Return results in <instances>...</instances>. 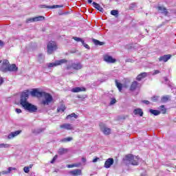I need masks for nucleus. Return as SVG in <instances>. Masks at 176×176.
I'll use <instances>...</instances> for the list:
<instances>
[{
  "mask_svg": "<svg viewBox=\"0 0 176 176\" xmlns=\"http://www.w3.org/2000/svg\"><path fill=\"white\" fill-rule=\"evenodd\" d=\"M4 43H3V41H1L0 40V46H3Z\"/></svg>",
  "mask_w": 176,
  "mask_h": 176,
  "instance_id": "obj_51",
  "label": "nucleus"
},
{
  "mask_svg": "<svg viewBox=\"0 0 176 176\" xmlns=\"http://www.w3.org/2000/svg\"><path fill=\"white\" fill-rule=\"evenodd\" d=\"M30 94L29 91H25L22 93L20 100V104L25 109V111H28V112H36L38 111V108L36 106L28 102L27 100H28V96Z\"/></svg>",
  "mask_w": 176,
  "mask_h": 176,
  "instance_id": "obj_1",
  "label": "nucleus"
},
{
  "mask_svg": "<svg viewBox=\"0 0 176 176\" xmlns=\"http://www.w3.org/2000/svg\"><path fill=\"white\" fill-rule=\"evenodd\" d=\"M91 2H93L92 0H88V3H91Z\"/></svg>",
  "mask_w": 176,
  "mask_h": 176,
  "instance_id": "obj_54",
  "label": "nucleus"
},
{
  "mask_svg": "<svg viewBox=\"0 0 176 176\" xmlns=\"http://www.w3.org/2000/svg\"><path fill=\"white\" fill-rule=\"evenodd\" d=\"M140 158L137 156H135L129 154L125 156V162L126 164H132V166H138V162Z\"/></svg>",
  "mask_w": 176,
  "mask_h": 176,
  "instance_id": "obj_2",
  "label": "nucleus"
},
{
  "mask_svg": "<svg viewBox=\"0 0 176 176\" xmlns=\"http://www.w3.org/2000/svg\"><path fill=\"white\" fill-rule=\"evenodd\" d=\"M43 91H39L38 89H33L32 91H30V94L32 97H38L41 98L42 97L43 94Z\"/></svg>",
  "mask_w": 176,
  "mask_h": 176,
  "instance_id": "obj_10",
  "label": "nucleus"
},
{
  "mask_svg": "<svg viewBox=\"0 0 176 176\" xmlns=\"http://www.w3.org/2000/svg\"><path fill=\"white\" fill-rule=\"evenodd\" d=\"M66 63H68L67 59H60L56 60L54 63H47V68H53L54 67H58V65H63V64H66Z\"/></svg>",
  "mask_w": 176,
  "mask_h": 176,
  "instance_id": "obj_4",
  "label": "nucleus"
},
{
  "mask_svg": "<svg viewBox=\"0 0 176 176\" xmlns=\"http://www.w3.org/2000/svg\"><path fill=\"white\" fill-rule=\"evenodd\" d=\"M100 127L101 131L104 134V135H109V134H111V129L107 127L105 124L101 123L100 124Z\"/></svg>",
  "mask_w": 176,
  "mask_h": 176,
  "instance_id": "obj_8",
  "label": "nucleus"
},
{
  "mask_svg": "<svg viewBox=\"0 0 176 176\" xmlns=\"http://www.w3.org/2000/svg\"><path fill=\"white\" fill-rule=\"evenodd\" d=\"M76 164H69L67 165V168H73V167H76Z\"/></svg>",
  "mask_w": 176,
  "mask_h": 176,
  "instance_id": "obj_42",
  "label": "nucleus"
},
{
  "mask_svg": "<svg viewBox=\"0 0 176 176\" xmlns=\"http://www.w3.org/2000/svg\"><path fill=\"white\" fill-rule=\"evenodd\" d=\"M111 14L112 16H115L116 17H118L119 14V11H118L117 10H113L111 11Z\"/></svg>",
  "mask_w": 176,
  "mask_h": 176,
  "instance_id": "obj_33",
  "label": "nucleus"
},
{
  "mask_svg": "<svg viewBox=\"0 0 176 176\" xmlns=\"http://www.w3.org/2000/svg\"><path fill=\"white\" fill-rule=\"evenodd\" d=\"M21 133V131H16L14 132H11L8 136V140H12V138H14V137H17V135H19V134Z\"/></svg>",
  "mask_w": 176,
  "mask_h": 176,
  "instance_id": "obj_16",
  "label": "nucleus"
},
{
  "mask_svg": "<svg viewBox=\"0 0 176 176\" xmlns=\"http://www.w3.org/2000/svg\"><path fill=\"white\" fill-rule=\"evenodd\" d=\"M60 129H64V130H74V126L72 124L69 123H65L61 125H60Z\"/></svg>",
  "mask_w": 176,
  "mask_h": 176,
  "instance_id": "obj_12",
  "label": "nucleus"
},
{
  "mask_svg": "<svg viewBox=\"0 0 176 176\" xmlns=\"http://www.w3.org/2000/svg\"><path fill=\"white\" fill-rule=\"evenodd\" d=\"M36 133H42V130L39 129Z\"/></svg>",
  "mask_w": 176,
  "mask_h": 176,
  "instance_id": "obj_55",
  "label": "nucleus"
},
{
  "mask_svg": "<svg viewBox=\"0 0 176 176\" xmlns=\"http://www.w3.org/2000/svg\"><path fill=\"white\" fill-rule=\"evenodd\" d=\"M116 87H118L119 91H122V83L118 82V80H116Z\"/></svg>",
  "mask_w": 176,
  "mask_h": 176,
  "instance_id": "obj_32",
  "label": "nucleus"
},
{
  "mask_svg": "<svg viewBox=\"0 0 176 176\" xmlns=\"http://www.w3.org/2000/svg\"><path fill=\"white\" fill-rule=\"evenodd\" d=\"M82 43V45L84 46V47H85V49H90V46H89V45L86 44L85 43V41Z\"/></svg>",
  "mask_w": 176,
  "mask_h": 176,
  "instance_id": "obj_41",
  "label": "nucleus"
},
{
  "mask_svg": "<svg viewBox=\"0 0 176 176\" xmlns=\"http://www.w3.org/2000/svg\"><path fill=\"white\" fill-rule=\"evenodd\" d=\"M92 41L96 46H102L103 45H104V42H101L96 38L92 39Z\"/></svg>",
  "mask_w": 176,
  "mask_h": 176,
  "instance_id": "obj_24",
  "label": "nucleus"
},
{
  "mask_svg": "<svg viewBox=\"0 0 176 176\" xmlns=\"http://www.w3.org/2000/svg\"><path fill=\"white\" fill-rule=\"evenodd\" d=\"M72 93H80V91H86L85 87H75L72 89Z\"/></svg>",
  "mask_w": 176,
  "mask_h": 176,
  "instance_id": "obj_18",
  "label": "nucleus"
},
{
  "mask_svg": "<svg viewBox=\"0 0 176 176\" xmlns=\"http://www.w3.org/2000/svg\"><path fill=\"white\" fill-rule=\"evenodd\" d=\"M92 5H93L94 8H95V9H97L98 10H99V12H102L104 10L102 7L100 6V4H98L96 2H93Z\"/></svg>",
  "mask_w": 176,
  "mask_h": 176,
  "instance_id": "obj_21",
  "label": "nucleus"
},
{
  "mask_svg": "<svg viewBox=\"0 0 176 176\" xmlns=\"http://www.w3.org/2000/svg\"><path fill=\"white\" fill-rule=\"evenodd\" d=\"M138 85L139 84L137 81H133L131 85L130 90H131V91H134V90L138 87Z\"/></svg>",
  "mask_w": 176,
  "mask_h": 176,
  "instance_id": "obj_20",
  "label": "nucleus"
},
{
  "mask_svg": "<svg viewBox=\"0 0 176 176\" xmlns=\"http://www.w3.org/2000/svg\"><path fill=\"white\" fill-rule=\"evenodd\" d=\"M149 112L152 115H154V116H157L160 115V111H159V110H153L151 109L149 110Z\"/></svg>",
  "mask_w": 176,
  "mask_h": 176,
  "instance_id": "obj_25",
  "label": "nucleus"
},
{
  "mask_svg": "<svg viewBox=\"0 0 176 176\" xmlns=\"http://www.w3.org/2000/svg\"><path fill=\"white\" fill-rule=\"evenodd\" d=\"M98 160H100L99 157H96L95 159L93 160V163H96V162H98Z\"/></svg>",
  "mask_w": 176,
  "mask_h": 176,
  "instance_id": "obj_47",
  "label": "nucleus"
},
{
  "mask_svg": "<svg viewBox=\"0 0 176 176\" xmlns=\"http://www.w3.org/2000/svg\"><path fill=\"white\" fill-rule=\"evenodd\" d=\"M170 98H171V96H162L161 98V102H167Z\"/></svg>",
  "mask_w": 176,
  "mask_h": 176,
  "instance_id": "obj_26",
  "label": "nucleus"
},
{
  "mask_svg": "<svg viewBox=\"0 0 176 176\" xmlns=\"http://www.w3.org/2000/svg\"><path fill=\"white\" fill-rule=\"evenodd\" d=\"M146 75H148V74L145 72L142 73L137 76L136 80H139V81L142 80V79H144V78H146Z\"/></svg>",
  "mask_w": 176,
  "mask_h": 176,
  "instance_id": "obj_23",
  "label": "nucleus"
},
{
  "mask_svg": "<svg viewBox=\"0 0 176 176\" xmlns=\"http://www.w3.org/2000/svg\"><path fill=\"white\" fill-rule=\"evenodd\" d=\"M67 152H68L67 148H60L58 150L59 155H64V153H67Z\"/></svg>",
  "mask_w": 176,
  "mask_h": 176,
  "instance_id": "obj_29",
  "label": "nucleus"
},
{
  "mask_svg": "<svg viewBox=\"0 0 176 176\" xmlns=\"http://www.w3.org/2000/svg\"><path fill=\"white\" fill-rule=\"evenodd\" d=\"M134 115H140V116H144V111H142V109L138 108L135 109L133 110Z\"/></svg>",
  "mask_w": 176,
  "mask_h": 176,
  "instance_id": "obj_19",
  "label": "nucleus"
},
{
  "mask_svg": "<svg viewBox=\"0 0 176 176\" xmlns=\"http://www.w3.org/2000/svg\"><path fill=\"white\" fill-rule=\"evenodd\" d=\"M3 83V78L2 77H0V85Z\"/></svg>",
  "mask_w": 176,
  "mask_h": 176,
  "instance_id": "obj_49",
  "label": "nucleus"
},
{
  "mask_svg": "<svg viewBox=\"0 0 176 176\" xmlns=\"http://www.w3.org/2000/svg\"><path fill=\"white\" fill-rule=\"evenodd\" d=\"M23 171L24 173H25L26 174H28V173H30V167L28 166H25L23 168Z\"/></svg>",
  "mask_w": 176,
  "mask_h": 176,
  "instance_id": "obj_38",
  "label": "nucleus"
},
{
  "mask_svg": "<svg viewBox=\"0 0 176 176\" xmlns=\"http://www.w3.org/2000/svg\"><path fill=\"white\" fill-rule=\"evenodd\" d=\"M55 50H57V43L55 41H50L47 45V53L52 54Z\"/></svg>",
  "mask_w": 176,
  "mask_h": 176,
  "instance_id": "obj_5",
  "label": "nucleus"
},
{
  "mask_svg": "<svg viewBox=\"0 0 176 176\" xmlns=\"http://www.w3.org/2000/svg\"><path fill=\"white\" fill-rule=\"evenodd\" d=\"M83 68V65L80 62L78 63H71L69 65H67L66 69H75L76 71H79Z\"/></svg>",
  "mask_w": 176,
  "mask_h": 176,
  "instance_id": "obj_6",
  "label": "nucleus"
},
{
  "mask_svg": "<svg viewBox=\"0 0 176 176\" xmlns=\"http://www.w3.org/2000/svg\"><path fill=\"white\" fill-rule=\"evenodd\" d=\"M170 58H171V55H164L159 58V61H164V63H167Z\"/></svg>",
  "mask_w": 176,
  "mask_h": 176,
  "instance_id": "obj_17",
  "label": "nucleus"
},
{
  "mask_svg": "<svg viewBox=\"0 0 176 176\" xmlns=\"http://www.w3.org/2000/svg\"><path fill=\"white\" fill-rule=\"evenodd\" d=\"M39 8H41L43 9H57L58 8H64V5H54V6L40 5Z\"/></svg>",
  "mask_w": 176,
  "mask_h": 176,
  "instance_id": "obj_9",
  "label": "nucleus"
},
{
  "mask_svg": "<svg viewBox=\"0 0 176 176\" xmlns=\"http://www.w3.org/2000/svg\"><path fill=\"white\" fill-rule=\"evenodd\" d=\"M72 118H74V119H78V115H76L75 113H73L72 114L68 115L66 117V119H71Z\"/></svg>",
  "mask_w": 176,
  "mask_h": 176,
  "instance_id": "obj_30",
  "label": "nucleus"
},
{
  "mask_svg": "<svg viewBox=\"0 0 176 176\" xmlns=\"http://www.w3.org/2000/svg\"><path fill=\"white\" fill-rule=\"evenodd\" d=\"M158 10H160L161 13H163L164 14H167V9L164 7L160 6L158 7Z\"/></svg>",
  "mask_w": 176,
  "mask_h": 176,
  "instance_id": "obj_27",
  "label": "nucleus"
},
{
  "mask_svg": "<svg viewBox=\"0 0 176 176\" xmlns=\"http://www.w3.org/2000/svg\"><path fill=\"white\" fill-rule=\"evenodd\" d=\"M160 109L161 111V113H162L163 114H164L167 112V109H166V107H164V105L160 106Z\"/></svg>",
  "mask_w": 176,
  "mask_h": 176,
  "instance_id": "obj_34",
  "label": "nucleus"
},
{
  "mask_svg": "<svg viewBox=\"0 0 176 176\" xmlns=\"http://www.w3.org/2000/svg\"><path fill=\"white\" fill-rule=\"evenodd\" d=\"M164 80H165L166 81H167V78H164Z\"/></svg>",
  "mask_w": 176,
  "mask_h": 176,
  "instance_id": "obj_56",
  "label": "nucleus"
},
{
  "mask_svg": "<svg viewBox=\"0 0 176 176\" xmlns=\"http://www.w3.org/2000/svg\"><path fill=\"white\" fill-rule=\"evenodd\" d=\"M39 57H41V58H43V54H39Z\"/></svg>",
  "mask_w": 176,
  "mask_h": 176,
  "instance_id": "obj_52",
  "label": "nucleus"
},
{
  "mask_svg": "<svg viewBox=\"0 0 176 176\" xmlns=\"http://www.w3.org/2000/svg\"><path fill=\"white\" fill-rule=\"evenodd\" d=\"M116 103V99H112L110 102V105H113V104Z\"/></svg>",
  "mask_w": 176,
  "mask_h": 176,
  "instance_id": "obj_43",
  "label": "nucleus"
},
{
  "mask_svg": "<svg viewBox=\"0 0 176 176\" xmlns=\"http://www.w3.org/2000/svg\"><path fill=\"white\" fill-rule=\"evenodd\" d=\"M143 104H146V105H149L150 102L148 100H143L142 101Z\"/></svg>",
  "mask_w": 176,
  "mask_h": 176,
  "instance_id": "obj_46",
  "label": "nucleus"
},
{
  "mask_svg": "<svg viewBox=\"0 0 176 176\" xmlns=\"http://www.w3.org/2000/svg\"><path fill=\"white\" fill-rule=\"evenodd\" d=\"M65 111V106H62L60 108L58 109V112H64Z\"/></svg>",
  "mask_w": 176,
  "mask_h": 176,
  "instance_id": "obj_39",
  "label": "nucleus"
},
{
  "mask_svg": "<svg viewBox=\"0 0 176 176\" xmlns=\"http://www.w3.org/2000/svg\"><path fill=\"white\" fill-rule=\"evenodd\" d=\"M57 160V155H55L54 157H53V159H52V160L51 161V163H54V162H56V160Z\"/></svg>",
  "mask_w": 176,
  "mask_h": 176,
  "instance_id": "obj_44",
  "label": "nucleus"
},
{
  "mask_svg": "<svg viewBox=\"0 0 176 176\" xmlns=\"http://www.w3.org/2000/svg\"><path fill=\"white\" fill-rule=\"evenodd\" d=\"M0 71L2 72H8V69L9 68V60L4 59L3 60H0Z\"/></svg>",
  "mask_w": 176,
  "mask_h": 176,
  "instance_id": "obj_7",
  "label": "nucleus"
},
{
  "mask_svg": "<svg viewBox=\"0 0 176 176\" xmlns=\"http://www.w3.org/2000/svg\"><path fill=\"white\" fill-rule=\"evenodd\" d=\"M73 39L76 41V42H81V43H83V39L79 38V37H73Z\"/></svg>",
  "mask_w": 176,
  "mask_h": 176,
  "instance_id": "obj_36",
  "label": "nucleus"
},
{
  "mask_svg": "<svg viewBox=\"0 0 176 176\" xmlns=\"http://www.w3.org/2000/svg\"><path fill=\"white\" fill-rule=\"evenodd\" d=\"M69 174H70V175H74V176L82 175V170L75 169L73 170H70L69 172Z\"/></svg>",
  "mask_w": 176,
  "mask_h": 176,
  "instance_id": "obj_15",
  "label": "nucleus"
},
{
  "mask_svg": "<svg viewBox=\"0 0 176 176\" xmlns=\"http://www.w3.org/2000/svg\"><path fill=\"white\" fill-rule=\"evenodd\" d=\"M0 148H10V144L1 143L0 144Z\"/></svg>",
  "mask_w": 176,
  "mask_h": 176,
  "instance_id": "obj_35",
  "label": "nucleus"
},
{
  "mask_svg": "<svg viewBox=\"0 0 176 176\" xmlns=\"http://www.w3.org/2000/svg\"><path fill=\"white\" fill-rule=\"evenodd\" d=\"M26 23H35V18H29L26 20Z\"/></svg>",
  "mask_w": 176,
  "mask_h": 176,
  "instance_id": "obj_37",
  "label": "nucleus"
},
{
  "mask_svg": "<svg viewBox=\"0 0 176 176\" xmlns=\"http://www.w3.org/2000/svg\"><path fill=\"white\" fill-rule=\"evenodd\" d=\"M72 140H74L72 137H68V138L62 139L61 142H69L72 141Z\"/></svg>",
  "mask_w": 176,
  "mask_h": 176,
  "instance_id": "obj_31",
  "label": "nucleus"
},
{
  "mask_svg": "<svg viewBox=\"0 0 176 176\" xmlns=\"http://www.w3.org/2000/svg\"><path fill=\"white\" fill-rule=\"evenodd\" d=\"M16 113H21V109H16Z\"/></svg>",
  "mask_w": 176,
  "mask_h": 176,
  "instance_id": "obj_48",
  "label": "nucleus"
},
{
  "mask_svg": "<svg viewBox=\"0 0 176 176\" xmlns=\"http://www.w3.org/2000/svg\"><path fill=\"white\" fill-rule=\"evenodd\" d=\"M157 74H160V71L159 70H155L153 73V75H157Z\"/></svg>",
  "mask_w": 176,
  "mask_h": 176,
  "instance_id": "obj_45",
  "label": "nucleus"
},
{
  "mask_svg": "<svg viewBox=\"0 0 176 176\" xmlns=\"http://www.w3.org/2000/svg\"><path fill=\"white\" fill-rule=\"evenodd\" d=\"M82 163H86V157H82Z\"/></svg>",
  "mask_w": 176,
  "mask_h": 176,
  "instance_id": "obj_50",
  "label": "nucleus"
},
{
  "mask_svg": "<svg viewBox=\"0 0 176 176\" xmlns=\"http://www.w3.org/2000/svg\"><path fill=\"white\" fill-rule=\"evenodd\" d=\"M41 97L43 98L42 100L43 105H50L51 102H53V96L49 93L43 92Z\"/></svg>",
  "mask_w": 176,
  "mask_h": 176,
  "instance_id": "obj_3",
  "label": "nucleus"
},
{
  "mask_svg": "<svg viewBox=\"0 0 176 176\" xmlns=\"http://www.w3.org/2000/svg\"><path fill=\"white\" fill-rule=\"evenodd\" d=\"M19 70V67L16 65V64H12V65H8V72H17Z\"/></svg>",
  "mask_w": 176,
  "mask_h": 176,
  "instance_id": "obj_13",
  "label": "nucleus"
},
{
  "mask_svg": "<svg viewBox=\"0 0 176 176\" xmlns=\"http://www.w3.org/2000/svg\"><path fill=\"white\" fill-rule=\"evenodd\" d=\"M12 170H16V168L9 167L8 170H3V171L1 172V175H6V174H10V172Z\"/></svg>",
  "mask_w": 176,
  "mask_h": 176,
  "instance_id": "obj_22",
  "label": "nucleus"
},
{
  "mask_svg": "<svg viewBox=\"0 0 176 176\" xmlns=\"http://www.w3.org/2000/svg\"><path fill=\"white\" fill-rule=\"evenodd\" d=\"M43 20H45V16H38L34 17V22L43 21Z\"/></svg>",
  "mask_w": 176,
  "mask_h": 176,
  "instance_id": "obj_28",
  "label": "nucleus"
},
{
  "mask_svg": "<svg viewBox=\"0 0 176 176\" xmlns=\"http://www.w3.org/2000/svg\"><path fill=\"white\" fill-rule=\"evenodd\" d=\"M151 100L155 102L159 100V96H153V98H151Z\"/></svg>",
  "mask_w": 176,
  "mask_h": 176,
  "instance_id": "obj_40",
  "label": "nucleus"
},
{
  "mask_svg": "<svg viewBox=\"0 0 176 176\" xmlns=\"http://www.w3.org/2000/svg\"><path fill=\"white\" fill-rule=\"evenodd\" d=\"M113 164V158H109L104 162V168H109Z\"/></svg>",
  "mask_w": 176,
  "mask_h": 176,
  "instance_id": "obj_14",
  "label": "nucleus"
},
{
  "mask_svg": "<svg viewBox=\"0 0 176 176\" xmlns=\"http://www.w3.org/2000/svg\"><path fill=\"white\" fill-rule=\"evenodd\" d=\"M104 60L106 63L113 64V63H116V59L113 58L112 56L109 55H105L104 56Z\"/></svg>",
  "mask_w": 176,
  "mask_h": 176,
  "instance_id": "obj_11",
  "label": "nucleus"
},
{
  "mask_svg": "<svg viewBox=\"0 0 176 176\" xmlns=\"http://www.w3.org/2000/svg\"><path fill=\"white\" fill-rule=\"evenodd\" d=\"M33 166H34L33 164H30L28 167H29V168H32Z\"/></svg>",
  "mask_w": 176,
  "mask_h": 176,
  "instance_id": "obj_53",
  "label": "nucleus"
}]
</instances>
